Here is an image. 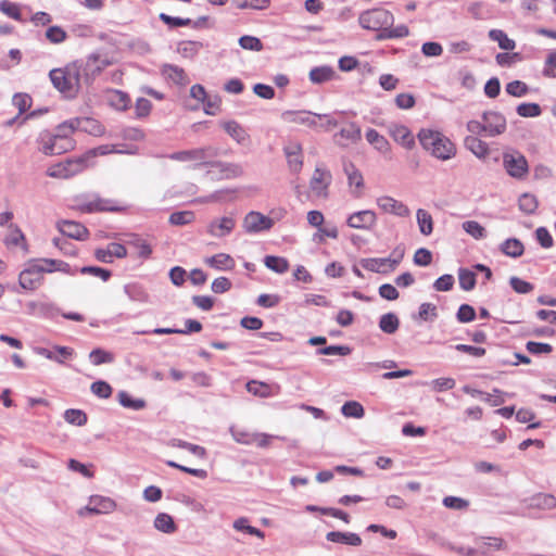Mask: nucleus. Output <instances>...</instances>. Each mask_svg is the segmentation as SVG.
Wrapping results in <instances>:
<instances>
[{
    "instance_id": "1",
    "label": "nucleus",
    "mask_w": 556,
    "mask_h": 556,
    "mask_svg": "<svg viewBox=\"0 0 556 556\" xmlns=\"http://www.w3.org/2000/svg\"><path fill=\"white\" fill-rule=\"evenodd\" d=\"M358 22L363 28L377 31L376 39L380 41L404 38L409 35V29L404 24L392 27L394 16L390 11L382 8L363 12L358 17Z\"/></svg>"
},
{
    "instance_id": "2",
    "label": "nucleus",
    "mask_w": 556,
    "mask_h": 556,
    "mask_svg": "<svg viewBox=\"0 0 556 556\" xmlns=\"http://www.w3.org/2000/svg\"><path fill=\"white\" fill-rule=\"evenodd\" d=\"M418 139L421 147L438 160L447 161L456 155V146L440 131L421 129Z\"/></svg>"
},
{
    "instance_id": "3",
    "label": "nucleus",
    "mask_w": 556,
    "mask_h": 556,
    "mask_svg": "<svg viewBox=\"0 0 556 556\" xmlns=\"http://www.w3.org/2000/svg\"><path fill=\"white\" fill-rule=\"evenodd\" d=\"M50 80L65 98L73 99L80 88V65L74 62L65 68H53L49 73Z\"/></svg>"
},
{
    "instance_id": "4",
    "label": "nucleus",
    "mask_w": 556,
    "mask_h": 556,
    "mask_svg": "<svg viewBox=\"0 0 556 556\" xmlns=\"http://www.w3.org/2000/svg\"><path fill=\"white\" fill-rule=\"evenodd\" d=\"M218 155V149L212 146H205L189 150L176 151L167 155L169 160L191 163L193 168L208 167L211 160Z\"/></svg>"
},
{
    "instance_id": "5",
    "label": "nucleus",
    "mask_w": 556,
    "mask_h": 556,
    "mask_svg": "<svg viewBox=\"0 0 556 556\" xmlns=\"http://www.w3.org/2000/svg\"><path fill=\"white\" fill-rule=\"evenodd\" d=\"M74 208L81 213L122 212L124 210L116 201L103 199L99 194L77 197Z\"/></svg>"
},
{
    "instance_id": "6",
    "label": "nucleus",
    "mask_w": 556,
    "mask_h": 556,
    "mask_svg": "<svg viewBox=\"0 0 556 556\" xmlns=\"http://www.w3.org/2000/svg\"><path fill=\"white\" fill-rule=\"evenodd\" d=\"M88 156L67 159L64 162L54 164L47 169V175L52 178L67 179L87 167Z\"/></svg>"
},
{
    "instance_id": "7",
    "label": "nucleus",
    "mask_w": 556,
    "mask_h": 556,
    "mask_svg": "<svg viewBox=\"0 0 556 556\" xmlns=\"http://www.w3.org/2000/svg\"><path fill=\"white\" fill-rule=\"evenodd\" d=\"M40 151L46 155H60L74 149L73 139H62L54 134L43 131L39 136Z\"/></svg>"
},
{
    "instance_id": "8",
    "label": "nucleus",
    "mask_w": 556,
    "mask_h": 556,
    "mask_svg": "<svg viewBox=\"0 0 556 556\" xmlns=\"http://www.w3.org/2000/svg\"><path fill=\"white\" fill-rule=\"evenodd\" d=\"M42 279L43 269L36 258L28 261L18 276L20 286L25 290L37 289L41 285Z\"/></svg>"
},
{
    "instance_id": "9",
    "label": "nucleus",
    "mask_w": 556,
    "mask_h": 556,
    "mask_svg": "<svg viewBox=\"0 0 556 556\" xmlns=\"http://www.w3.org/2000/svg\"><path fill=\"white\" fill-rule=\"evenodd\" d=\"M399 253L397 258H391V257H368V258H362L359 261V264L363 268L366 270L372 271V273H379V274H386L389 271L394 270L397 265L403 260V254L401 251H396Z\"/></svg>"
},
{
    "instance_id": "10",
    "label": "nucleus",
    "mask_w": 556,
    "mask_h": 556,
    "mask_svg": "<svg viewBox=\"0 0 556 556\" xmlns=\"http://www.w3.org/2000/svg\"><path fill=\"white\" fill-rule=\"evenodd\" d=\"M484 136L496 137L506 131V117L497 111H486L482 114Z\"/></svg>"
},
{
    "instance_id": "11",
    "label": "nucleus",
    "mask_w": 556,
    "mask_h": 556,
    "mask_svg": "<svg viewBox=\"0 0 556 556\" xmlns=\"http://www.w3.org/2000/svg\"><path fill=\"white\" fill-rule=\"evenodd\" d=\"M274 226V220L255 211L249 212L243 218L242 227L248 233H257L261 231L269 230Z\"/></svg>"
},
{
    "instance_id": "12",
    "label": "nucleus",
    "mask_w": 556,
    "mask_h": 556,
    "mask_svg": "<svg viewBox=\"0 0 556 556\" xmlns=\"http://www.w3.org/2000/svg\"><path fill=\"white\" fill-rule=\"evenodd\" d=\"M343 172L346 176L351 194L354 198H361L365 187L363 174L355 164L350 161L343 162Z\"/></svg>"
},
{
    "instance_id": "13",
    "label": "nucleus",
    "mask_w": 556,
    "mask_h": 556,
    "mask_svg": "<svg viewBox=\"0 0 556 556\" xmlns=\"http://www.w3.org/2000/svg\"><path fill=\"white\" fill-rule=\"evenodd\" d=\"M503 164L507 174L514 178H522L529 169L526 157L519 153H504Z\"/></svg>"
},
{
    "instance_id": "14",
    "label": "nucleus",
    "mask_w": 556,
    "mask_h": 556,
    "mask_svg": "<svg viewBox=\"0 0 556 556\" xmlns=\"http://www.w3.org/2000/svg\"><path fill=\"white\" fill-rule=\"evenodd\" d=\"M331 181L332 176L328 169L316 167L309 181V188L315 195L326 198Z\"/></svg>"
},
{
    "instance_id": "15",
    "label": "nucleus",
    "mask_w": 556,
    "mask_h": 556,
    "mask_svg": "<svg viewBox=\"0 0 556 556\" xmlns=\"http://www.w3.org/2000/svg\"><path fill=\"white\" fill-rule=\"evenodd\" d=\"M377 223V215L371 210H363L351 214L346 224L349 227L354 229H371Z\"/></svg>"
},
{
    "instance_id": "16",
    "label": "nucleus",
    "mask_w": 556,
    "mask_h": 556,
    "mask_svg": "<svg viewBox=\"0 0 556 556\" xmlns=\"http://www.w3.org/2000/svg\"><path fill=\"white\" fill-rule=\"evenodd\" d=\"M207 175L213 174V168H216L218 172V178L219 179H232L240 177L243 174V169L240 165L235 163H226L220 161H212L211 164H208L207 167Z\"/></svg>"
},
{
    "instance_id": "17",
    "label": "nucleus",
    "mask_w": 556,
    "mask_h": 556,
    "mask_svg": "<svg viewBox=\"0 0 556 556\" xmlns=\"http://www.w3.org/2000/svg\"><path fill=\"white\" fill-rule=\"evenodd\" d=\"M94 256L99 262L113 263L114 258H124L127 256V249L122 243L111 242L105 249H97Z\"/></svg>"
},
{
    "instance_id": "18",
    "label": "nucleus",
    "mask_w": 556,
    "mask_h": 556,
    "mask_svg": "<svg viewBox=\"0 0 556 556\" xmlns=\"http://www.w3.org/2000/svg\"><path fill=\"white\" fill-rule=\"evenodd\" d=\"M59 231L76 240H86L89 237L88 229L80 223L74 220H61L56 225Z\"/></svg>"
},
{
    "instance_id": "19",
    "label": "nucleus",
    "mask_w": 556,
    "mask_h": 556,
    "mask_svg": "<svg viewBox=\"0 0 556 556\" xmlns=\"http://www.w3.org/2000/svg\"><path fill=\"white\" fill-rule=\"evenodd\" d=\"M362 139L361 127L351 122L334 135V141L340 147H346L349 143H356Z\"/></svg>"
},
{
    "instance_id": "20",
    "label": "nucleus",
    "mask_w": 556,
    "mask_h": 556,
    "mask_svg": "<svg viewBox=\"0 0 556 556\" xmlns=\"http://www.w3.org/2000/svg\"><path fill=\"white\" fill-rule=\"evenodd\" d=\"M235 226L236 222L232 217L215 218L207 225V233L215 238H224L233 230Z\"/></svg>"
},
{
    "instance_id": "21",
    "label": "nucleus",
    "mask_w": 556,
    "mask_h": 556,
    "mask_svg": "<svg viewBox=\"0 0 556 556\" xmlns=\"http://www.w3.org/2000/svg\"><path fill=\"white\" fill-rule=\"evenodd\" d=\"M283 152L287 157L289 169L294 174L300 173L303 166L301 144L299 142H290L285 146Z\"/></svg>"
},
{
    "instance_id": "22",
    "label": "nucleus",
    "mask_w": 556,
    "mask_h": 556,
    "mask_svg": "<svg viewBox=\"0 0 556 556\" xmlns=\"http://www.w3.org/2000/svg\"><path fill=\"white\" fill-rule=\"evenodd\" d=\"M377 205L386 213H390L400 217L409 215V208L401 201L392 197L383 195L377 199Z\"/></svg>"
},
{
    "instance_id": "23",
    "label": "nucleus",
    "mask_w": 556,
    "mask_h": 556,
    "mask_svg": "<svg viewBox=\"0 0 556 556\" xmlns=\"http://www.w3.org/2000/svg\"><path fill=\"white\" fill-rule=\"evenodd\" d=\"M318 114L312 113L309 111H286L282 114V117L292 123H298L305 125L309 128L318 127Z\"/></svg>"
},
{
    "instance_id": "24",
    "label": "nucleus",
    "mask_w": 556,
    "mask_h": 556,
    "mask_svg": "<svg viewBox=\"0 0 556 556\" xmlns=\"http://www.w3.org/2000/svg\"><path fill=\"white\" fill-rule=\"evenodd\" d=\"M115 507L116 504L112 498L93 495L90 497L89 505L86 508L93 514H109L113 511Z\"/></svg>"
},
{
    "instance_id": "25",
    "label": "nucleus",
    "mask_w": 556,
    "mask_h": 556,
    "mask_svg": "<svg viewBox=\"0 0 556 556\" xmlns=\"http://www.w3.org/2000/svg\"><path fill=\"white\" fill-rule=\"evenodd\" d=\"M205 264L216 270H232L236 266L235 260L227 253H217L206 257Z\"/></svg>"
},
{
    "instance_id": "26",
    "label": "nucleus",
    "mask_w": 556,
    "mask_h": 556,
    "mask_svg": "<svg viewBox=\"0 0 556 556\" xmlns=\"http://www.w3.org/2000/svg\"><path fill=\"white\" fill-rule=\"evenodd\" d=\"M326 539L329 542L345 544L350 546L362 545V538L354 532L330 531L326 534Z\"/></svg>"
},
{
    "instance_id": "27",
    "label": "nucleus",
    "mask_w": 556,
    "mask_h": 556,
    "mask_svg": "<svg viewBox=\"0 0 556 556\" xmlns=\"http://www.w3.org/2000/svg\"><path fill=\"white\" fill-rule=\"evenodd\" d=\"M392 138L406 149H412L415 146V139L410 130L404 125H393L390 128Z\"/></svg>"
},
{
    "instance_id": "28",
    "label": "nucleus",
    "mask_w": 556,
    "mask_h": 556,
    "mask_svg": "<svg viewBox=\"0 0 556 556\" xmlns=\"http://www.w3.org/2000/svg\"><path fill=\"white\" fill-rule=\"evenodd\" d=\"M464 146L478 159H485L490 152L488 143L479 139L477 136L465 137Z\"/></svg>"
},
{
    "instance_id": "29",
    "label": "nucleus",
    "mask_w": 556,
    "mask_h": 556,
    "mask_svg": "<svg viewBox=\"0 0 556 556\" xmlns=\"http://www.w3.org/2000/svg\"><path fill=\"white\" fill-rule=\"evenodd\" d=\"M223 128L239 144H244L250 139L248 131L236 121L223 123Z\"/></svg>"
},
{
    "instance_id": "30",
    "label": "nucleus",
    "mask_w": 556,
    "mask_h": 556,
    "mask_svg": "<svg viewBox=\"0 0 556 556\" xmlns=\"http://www.w3.org/2000/svg\"><path fill=\"white\" fill-rule=\"evenodd\" d=\"M167 445L170 447L187 450L199 458L206 457V450L203 446L184 441L181 439L173 438L167 442Z\"/></svg>"
},
{
    "instance_id": "31",
    "label": "nucleus",
    "mask_w": 556,
    "mask_h": 556,
    "mask_svg": "<svg viewBox=\"0 0 556 556\" xmlns=\"http://www.w3.org/2000/svg\"><path fill=\"white\" fill-rule=\"evenodd\" d=\"M162 74L177 85H186L187 76L182 67L174 64H164L161 68Z\"/></svg>"
},
{
    "instance_id": "32",
    "label": "nucleus",
    "mask_w": 556,
    "mask_h": 556,
    "mask_svg": "<svg viewBox=\"0 0 556 556\" xmlns=\"http://www.w3.org/2000/svg\"><path fill=\"white\" fill-rule=\"evenodd\" d=\"M336 75L331 66H317L309 71L308 77L313 84H323L331 80Z\"/></svg>"
},
{
    "instance_id": "33",
    "label": "nucleus",
    "mask_w": 556,
    "mask_h": 556,
    "mask_svg": "<svg viewBox=\"0 0 556 556\" xmlns=\"http://www.w3.org/2000/svg\"><path fill=\"white\" fill-rule=\"evenodd\" d=\"M366 140L374 146L376 150H378L381 153H388L390 152V143L389 141L380 135L376 129L369 128L366 131Z\"/></svg>"
},
{
    "instance_id": "34",
    "label": "nucleus",
    "mask_w": 556,
    "mask_h": 556,
    "mask_svg": "<svg viewBox=\"0 0 556 556\" xmlns=\"http://www.w3.org/2000/svg\"><path fill=\"white\" fill-rule=\"evenodd\" d=\"M203 48V43L194 40H185L178 43L177 52L186 59H193L200 50Z\"/></svg>"
},
{
    "instance_id": "35",
    "label": "nucleus",
    "mask_w": 556,
    "mask_h": 556,
    "mask_svg": "<svg viewBox=\"0 0 556 556\" xmlns=\"http://www.w3.org/2000/svg\"><path fill=\"white\" fill-rule=\"evenodd\" d=\"M128 244L137 250L138 256L140 258L147 260L152 254V248L148 243L147 240L141 238L138 235H131L130 239L127 241Z\"/></svg>"
},
{
    "instance_id": "36",
    "label": "nucleus",
    "mask_w": 556,
    "mask_h": 556,
    "mask_svg": "<svg viewBox=\"0 0 556 556\" xmlns=\"http://www.w3.org/2000/svg\"><path fill=\"white\" fill-rule=\"evenodd\" d=\"M501 251L505 255L516 258L523 254L525 247L520 240H518L516 238H509V239H506L501 244Z\"/></svg>"
},
{
    "instance_id": "37",
    "label": "nucleus",
    "mask_w": 556,
    "mask_h": 556,
    "mask_svg": "<svg viewBox=\"0 0 556 556\" xmlns=\"http://www.w3.org/2000/svg\"><path fill=\"white\" fill-rule=\"evenodd\" d=\"M117 401L123 407L132 410H140L147 406V403L143 399H132L127 391H119L117 393Z\"/></svg>"
},
{
    "instance_id": "38",
    "label": "nucleus",
    "mask_w": 556,
    "mask_h": 556,
    "mask_svg": "<svg viewBox=\"0 0 556 556\" xmlns=\"http://www.w3.org/2000/svg\"><path fill=\"white\" fill-rule=\"evenodd\" d=\"M416 217L419 231L425 236L431 235L433 231V219L430 213L424 208H418L416 212Z\"/></svg>"
},
{
    "instance_id": "39",
    "label": "nucleus",
    "mask_w": 556,
    "mask_h": 556,
    "mask_svg": "<svg viewBox=\"0 0 556 556\" xmlns=\"http://www.w3.org/2000/svg\"><path fill=\"white\" fill-rule=\"evenodd\" d=\"M518 206L527 215L534 214L539 206L536 197L532 193H522L518 199Z\"/></svg>"
},
{
    "instance_id": "40",
    "label": "nucleus",
    "mask_w": 556,
    "mask_h": 556,
    "mask_svg": "<svg viewBox=\"0 0 556 556\" xmlns=\"http://www.w3.org/2000/svg\"><path fill=\"white\" fill-rule=\"evenodd\" d=\"M154 527L156 530L163 533H174L176 531V525L170 515L166 513H160L154 519Z\"/></svg>"
},
{
    "instance_id": "41",
    "label": "nucleus",
    "mask_w": 556,
    "mask_h": 556,
    "mask_svg": "<svg viewBox=\"0 0 556 556\" xmlns=\"http://www.w3.org/2000/svg\"><path fill=\"white\" fill-rule=\"evenodd\" d=\"M489 37L491 40L496 41L498 47L503 50L510 51L516 47V42L508 38L505 31L502 29H491L489 31Z\"/></svg>"
},
{
    "instance_id": "42",
    "label": "nucleus",
    "mask_w": 556,
    "mask_h": 556,
    "mask_svg": "<svg viewBox=\"0 0 556 556\" xmlns=\"http://www.w3.org/2000/svg\"><path fill=\"white\" fill-rule=\"evenodd\" d=\"M400 326L399 317L394 313H387L380 317L379 328L388 334L394 333Z\"/></svg>"
},
{
    "instance_id": "43",
    "label": "nucleus",
    "mask_w": 556,
    "mask_h": 556,
    "mask_svg": "<svg viewBox=\"0 0 556 556\" xmlns=\"http://www.w3.org/2000/svg\"><path fill=\"white\" fill-rule=\"evenodd\" d=\"M79 128L77 130H81L88 132L93 136H101L104 132L103 126L96 119L89 117L79 118Z\"/></svg>"
},
{
    "instance_id": "44",
    "label": "nucleus",
    "mask_w": 556,
    "mask_h": 556,
    "mask_svg": "<svg viewBox=\"0 0 556 556\" xmlns=\"http://www.w3.org/2000/svg\"><path fill=\"white\" fill-rule=\"evenodd\" d=\"M264 264L270 270L277 274H283L289 269V263L285 257L267 255L264 258Z\"/></svg>"
},
{
    "instance_id": "45",
    "label": "nucleus",
    "mask_w": 556,
    "mask_h": 556,
    "mask_svg": "<svg viewBox=\"0 0 556 556\" xmlns=\"http://www.w3.org/2000/svg\"><path fill=\"white\" fill-rule=\"evenodd\" d=\"M79 128L78 117L63 122L56 128L54 134L56 137L62 139H72V135Z\"/></svg>"
},
{
    "instance_id": "46",
    "label": "nucleus",
    "mask_w": 556,
    "mask_h": 556,
    "mask_svg": "<svg viewBox=\"0 0 556 556\" xmlns=\"http://www.w3.org/2000/svg\"><path fill=\"white\" fill-rule=\"evenodd\" d=\"M124 292L131 301L148 302L149 295L146 290L138 283H128L124 287Z\"/></svg>"
},
{
    "instance_id": "47",
    "label": "nucleus",
    "mask_w": 556,
    "mask_h": 556,
    "mask_svg": "<svg viewBox=\"0 0 556 556\" xmlns=\"http://www.w3.org/2000/svg\"><path fill=\"white\" fill-rule=\"evenodd\" d=\"M341 413L345 417L362 418L365 415V409L359 402L348 401L342 405Z\"/></svg>"
},
{
    "instance_id": "48",
    "label": "nucleus",
    "mask_w": 556,
    "mask_h": 556,
    "mask_svg": "<svg viewBox=\"0 0 556 556\" xmlns=\"http://www.w3.org/2000/svg\"><path fill=\"white\" fill-rule=\"evenodd\" d=\"M459 287L465 291H470L476 286V274L468 269L460 267L458 269Z\"/></svg>"
},
{
    "instance_id": "49",
    "label": "nucleus",
    "mask_w": 556,
    "mask_h": 556,
    "mask_svg": "<svg viewBox=\"0 0 556 556\" xmlns=\"http://www.w3.org/2000/svg\"><path fill=\"white\" fill-rule=\"evenodd\" d=\"M195 218L192 211H178L169 215L168 222L174 226H185L191 224Z\"/></svg>"
},
{
    "instance_id": "50",
    "label": "nucleus",
    "mask_w": 556,
    "mask_h": 556,
    "mask_svg": "<svg viewBox=\"0 0 556 556\" xmlns=\"http://www.w3.org/2000/svg\"><path fill=\"white\" fill-rule=\"evenodd\" d=\"M64 419L66 422L74 426H85L87 424V414L81 409L70 408L64 412Z\"/></svg>"
},
{
    "instance_id": "51",
    "label": "nucleus",
    "mask_w": 556,
    "mask_h": 556,
    "mask_svg": "<svg viewBox=\"0 0 556 556\" xmlns=\"http://www.w3.org/2000/svg\"><path fill=\"white\" fill-rule=\"evenodd\" d=\"M232 2L240 10H266L270 5V0H232Z\"/></svg>"
},
{
    "instance_id": "52",
    "label": "nucleus",
    "mask_w": 556,
    "mask_h": 556,
    "mask_svg": "<svg viewBox=\"0 0 556 556\" xmlns=\"http://www.w3.org/2000/svg\"><path fill=\"white\" fill-rule=\"evenodd\" d=\"M233 528L237 531L245 532L250 535H255L257 538H264V532L255 527L250 526L249 520L245 517L236 519L233 522Z\"/></svg>"
},
{
    "instance_id": "53",
    "label": "nucleus",
    "mask_w": 556,
    "mask_h": 556,
    "mask_svg": "<svg viewBox=\"0 0 556 556\" xmlns=\"http://www.w3.org/2000/svg\"><path fill=\"white\" fill-rule=\"evenodd\" d=\"M247 390L249 393L260 397H268L270 395V387L265 382L255 380L249 381L247 383Z\"/></svg>"
},
{
    "instance_id": "54",
    "label": "nucleus",
    "mask_w": 556,
    "mask_h": 556,
    "mask_svg": "<svg viewBox=\"0 0 556 556\" xmlns=\"http://www.w3.org/2000/svg\"><path fill=\"white\" fill-rule=\"evenodd\" d=\"M129 102L130 99L128 94L119 90H114L110 97L111 105L119 111L126 110L129 105Z\"/></svg>"
},
{
    "instance_id": "55",
    "label": "nucleus",
    "mask_w": 556,
    "mask_h": 556,
    "mask_svg": "<svg viewBox=\"0 0 556 556\" xmlns=\"http://www.w3.org/2000/svg\"><path fill=\"white\" fill-rule=\"evenodd\" d=\"M516 112L521 117H538L542 113V109L538 103H520L516 108Z\"/></svg>"
},
{
    "instance_id": "56",
    "label": "nucleus",
    "mask_w": 556,
    "mask_h": 556,
    "mask_svg": "<svg viewBox=\"0 0 556 556\" xmlns=\"http://www.w3.org/2000/svg\"><path fill=\"white\" fill-rule=\"evenodd\" d=\"M463 229L473 237L475 239H483L486 237V231L484 227H482L478 222L476 220H467L463 223Z\"/></svg>"
},
{
    "instance_id": "57",
    "label": "nucleus",
    "mask_w": 556,
    "mask_h": 556,
    "mask_svg": "<svg viewBox=\"0 0 556 556\" xmlns=\"http://www.w3.org/2000/svg\"><path fill=\"white\" fill-rule=\"evenodd\" d=\"M89 359L94 366H99L101 364L112 363L114 355L102 349H94L90 352Z\"/></svg>"
},
{
    "instance_id": "58",
    "label": "nucleus",
    "mask_w": 556,
    "mask_h": 556,
    "mask_svg": "<svg viewBox=\"0 0 556 556\" xmlns=\"http://www.w3.org/2000/svg\"><path fill=\"white\" fill-rule=\"evenodd\" d=\"M505 89L508 94L516 98L525 97L529 92L528 85L521 80H513L508 83Z\"/></svg>"
},
{
    "instance_id": "59",
    "label": "nucleus",
    "mask_w": 556,
    "mask_h": 556,
    "mask_svg": "<svg viewBox=\"0 0 556 556\" xmlns=\"http://www.w3.org/2000/svg\"><path fill=\"white\" fill-rule=\"evenodd\" d=\"M509 285L513 288V290L518 294H528L534 289V286L531 282L522 280L521 278L516 276L509 278Z\"/></svg>"
},
{
    "instance_id": "60",
    "label": "nucleus",
    "mask_w": 556,
    "mask_h": 556,
    "mask_svg": "<svg viewBox=\"0 0 556 556\" xmlns=\"http://www.w3.org/2000/svg\"><path fill=\"white\" fill-rule=\"evenodd\" d=\"M46 38L54 45L62 43L66 40L67 34L66 31L60 27V26H50L46 30Z\"/></svg>"
},
{
    "instance_id": "61",
    "label": "nucleus",
    "mask_w": 556,
    "mask_h": 556,
    "mask_svg": "<svg viewBox=\"0 0 556 556\" xmlns=\"http://www.w3.org/2000/svg\"><path fill=\"white\" fill-rule=\"evenodd\" d=\"M476 545H479L481 549H485L488 552L489 547L494 549H501L504 546V541L500 538L492 536H480L475 541Z\"/></svg>"
},
{
    "instance_id": "62",
    "label": "nucleus",
    "mask_w": 556,
    "mask_h": 556,
    "mask_svg": "<svg viewBox=\"0 0 556 556\" xmlns=\"http://www.w3.org/2000/svg\"><path fill=\"white\" fill-rule=\"evenodd\" d=\"M90 390L100 399H109L112 395V387L103 380L93 382L90 387Z\"/></svg>"
},
{
    "instance_id": "63",
    "label": "nucleus",
    "mask_w": 556,
    "mask_h": 556,
    "mask_svg": "<svg viewBox=\"0 0 556 556\" xmlns=\"http://www.w3.org/2000/svg\"><path fill=\"white\" fill-rule=\"evenodd\" d=\"M31 97L27 93H15L12 99L13 105L18 110L20 114L25 113L31 105Z\"/></svg>"
},
{
    "instance_id": "64",
    "label": "nucleus",
    "mask_w": 556,
    "mask_h": 556,
    "mask_svg": "<svg viewBox=\"0 0 556 556\" xmlns=\"http://www.w3.org/2000/svg\"><path fill=\"white\" fill-rule=\"evenodd\" d=\"M534 505L541 509H553L556 507V497L552 494H538L533 498Z\"/></svg>"
}]
</instances>
